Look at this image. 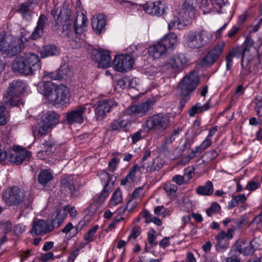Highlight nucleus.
<instances>
[{"instance_id":"obj_61","label":"nucleus","mask_w":262,"mask_h":262,"mask_svg":"<svg viewBox=\"0 0 262 262\" xmlns=\"http://www.w3.org/2000/svg\"><path fill=\"white\" fill-rule=\"evenodd\" d=\"M139 168L137 165H134L129 172L128 173L126 177L127 179L129 180V183H130L133 182L135 179V174L137 170V169Z\"/></svg>"},{"instance_id":"obj_16","label":"nucleus","mask_w":262,"mask_h":262,"mask_svg":"<svg viewBox=\"0 0 262 262\" xmlns=\"http://www.w3.org/2000/svg\"><path fill=\"white\" fill-rule=\"evenodd\" d=\"M117 105V103L113 99H103L99 101L95 109L97 119L102 120L103 116Z\"/></svg>"},{"instance_id":"obj_25","label":"nucleus","mask_w":262,"mask_h":262,"mask_svg":"<svg viewBox=\"0 0 262 262\" xmlns=\"http://www.w3.org/2000/svg\"><path fill=\"white\" fill-rule=\"evenodd\" d=\"M59 116L55 112H48L44 114L41 121L49 128L54 127L59 122Z\"/></svg>"},{"instance_id":"obj_47","label":"nucleus","mask_w":262,"mask_h":262,"mask_svg":"<svg viewBox=\"0 0 262 262\" xmlns=\"http://www.w3.org/2000/svg\"><path fill=\"white\" fill-rule=\"evenodd\" d=\"M111 187L108 188L107 186H104L103 190L102 191L100 195L96 199V201L98 204L102 203L106 198L108 196L110 191Z\"/></svg>"},{"instance_id":"obj_15","label":"nucleus","mask_w":262,"mask_h":262,"mask_svg":"<svg viewBox=\"0 0 262 262\" xmlns=\"http://www.w3.org/2000/svg\"><path fill=\"white\" fill-rule=\"evenodd\" d=\"M92 59L98 63V66L99 68H107L111 66L110 53L106 50H93Z\"/></svg>"},{"instance_id":"obj_13","label":"nucleus","mask_w":262,"mask_h":262,"mask_svg":"<svg viewBox=\"0 0 262 262\" xmlns=\"http://www.w3.org/2000/svg\"><path fill=\"white\" fill-rule=\"evenodd\" d=\"M225 44L221 42L215 45L200 61L201 67L210 66L219 59L223 52Z\"/></svg>"},{"instance_id":"obj_27","label":"nucleus","mask_w":262,"mask_h":262,"mask_svg":"<svg viewBox=\"0 0 262 262\" xmlns=\"http://www.w3.org/2000/svg\"><path fill=\"white\" fill-rule=\"evenodd\" d=\"M215 239L217 241L216 244V249L218 251L223 252L229 246L228 240L226 232L224 231L220 232L215 236Z\"/></svg>"},{"instance_id":"obj_6","label":"nucleus","mask_w":262,"mask_h":262,"mask_svg":"<svg viewBox=\"0 0 262 262\" xmlns=\"http://www.w3.org/2000/svg\"><path fill=\"white\" fill-rule=\"evenodd\" d=\"M26 88V84L23 80H13L4 94L3 100L5 103L10 107L18 106L20 95L24 92Z\"/></svg>"},{"instance_id":"obj_18","label":"nucleus","mask_w":262,"mask_h":262,"mask_svg":"<svg viewBox=\"0 0 262 262\" xmlns=\"http://www.w3.org/2000/svg\"><path fill=\"white\" fill-rule=\"evenodd\" d=\"M155 103V101L148 99L146 101L132 106L127 108L128 113L135 114L139 116L145 115L151 108Z\"/></svg>"},{"instance_id":"obj_23","label":"nucleus","mask_w":262,"mask_h":262,"mask_svg":"<svg viewBox=\"0 0 262 262\" xmlns=\"http://www.w3.org/2000/svg\"><path fill=\"white\" fill-rule=\"evenodd\" d=\"M57 86L51 81H43L38 83V90L50 101V96L53 95L55 89H56Z\"/></svg>"},{"instance_id":"obj_29","label":"nucleus","mask_w":262,"mask_h":262,"mask_svg":"<svg viewBox=\"0 0 262 262\" xmlns=\"http://www.w3.org/2000/svg\"><path fill=\"white\" fill-rule=\"evenodd\" d=\"M61 188L62 190L68 189L69 193L72 197H76L79 195V193L78 191V187H77L74 182L67 178L63 179L61 181Z\"/></svg>"},{"instance_id":"obj_48","label":"nucleus","mask_w":262,"mask_h":262,"mask_svg":"<svg viewBox=\"0 0 262 262\" xmlns=\"http://www.w3.org/2000/svg\"><path fill=\"white\" fill-rule=\"evenodd\" d=\"M164 189L168 195H174L178 188L177 185L168 182L164 185Z\"/></svg>"},{"instance_id":"obj_5","label":"nucleus","mask_w":262,"mask_h":262,"mask_svg":"<svg viewBox=\"0 0 262 262\" xmlns=\"http://www.w3.org/2000/svg\"><path fill=\"white\" fill-rule=\"evenodd\" d=\"M196 6L197 0H185L182 9L178 13V17L169 23L168 29H172L176 24L179 29L190 24L194 16Z\"/></svg>"},{"instance_id":"obj_37","label":"nucleus","mask_w":262,"mask_h":262,"mask_svg":"<svg viewBox=\"0 0 262 262\" xmlns=\"http://www.w3.org/2000/svg\"><path fill=\"white\" fill-rule=\"evenodd\" d=\"M247 200L245 194L233 195L231 200L229 202L228 208L231 209L237 206L238 204L244 203Z\"/></svg>"},{"instance_id":"obj_51","label":"nucleus","mask_w":262,"mask_h":262,"mask_svg":"<svg viewBox=\"0 0 262 262\" xmlns=\"http://www.w3.org/2000/svg\"><path fill=\"white\" fill-rule=\"evenodd\" d=\"M154 213L156 215L161 216L163 217L169 215V211L165 209L163 206L156 207L154 209Z\"/></svg>"},{"instance_id":"obj_50","label":"nucleus","mask_w":262,"mask_h":262,"mask_svg":"<svg viewBox=\"0 0 262 262\" xmlns=\"http://www.w3.org/2000/svg\"><path fill=\"white\" fill-rule=\"evenodd\" d=\"M98 228V225L92 227L84 235V239L88 242H91L94 240L93 237Z\"/></svg>"},{"instance_id":"obj_57","label":"nucleus","mask_w":262,"mask_h":262,"mask_svg":"<svg viewBox=\"0 0 262 262\" xmlns=\"http://www.w3.org/2000/svg\"><path fill=\"white\" fill-rule=\"evenodd\" d=\"M190 93H184L183 92H181V99L180 100V106L181 108H183L185 105V104L189 100L190 97Z\"/></svg>"},{"instance_id":"obj_3","label":"nucleus","mask_w":262,"mask_h":262,"mask_svg":"<svg viewBox=\"0 0 262 262\" xmlns=\"http://www.w3.org/2000/svg\"><path fill=\"white\" fill-rule=\"evenodd\" d=\"M24 48L22 37L0 33V52L3 54L12 57L21 52Z\"/></svg>"},{"instance_id":"obj_40","label":"nucleus","mask_w":262,"mask_h":262,"mask_svg":"<svg viewBox=\"0 0 262 262\" xmlns=\"http://www.w3.org/2000/svg\"><path fill=\"white\" fill-rule=\"evenodd\" d=\"M122 192L120 188H117L113 194L110 200V205L115 206L122 201Z\"/></svg>"},{"instance_id":"obj_53","label":"nucleus","mask_w":262,"mask_h":262,"mask_svg":"<svg viewBox=\"0 0 262 262\" xmlns=\"http://www.w3.org/2000/svg\"><path fill=\"white\" fill-rule=\"evenodd\" d=\"M221 209L220 206L216 202L213 203L210 208L206 210V213L209 216H211L216 212Z\"/></svg>"},{"instance_id":"obj_10","label":"nucleus","mask_w":262,"mask_h":262,"mask_svg":"<svg viewBox=\"0 0 262 262\" xmlns=\"http://www.w3.org/2000/svg\"><path fill=\"white\" fill-rule=\"evenodd\" d=\"M199 83V79L195 72L186 75L180 82L178 87L180 92L191 93Z\"/></svg>"},{"instance_id":"obj_11","label":"nucleus","mask_w":262,"mask_h":262,"mask_svg":"<svg viewBox=\"0 0 262 262\" xmlns=\"http://www.w3.org/2000/svg\"><path fill=\"white\" fill-rule=\"evenodd\" d=\"M70 100V92L67 87L63 85H58L55 89L53 95L50 97V101L53 104L63 105Z\"/></svg>"},{"instance_id":"obj_34","label":"nucleus","mask_w":262,"mask_h":262,"mask_svg":"<svg viewBox=\"0 0 262 262\" xmlns=\"http://www.w3.org/2000/svg\"><path fill=\"white\" fill-rule=\"evenodd\" d=\"M51 128L40 120L36 126L32 127V132L35 137L38 135L43 136L47 134Z\"/></svg>"},{"instance_id":"obj_20","label":"nucleus","mask_w":262,"mask_h":262,"mask_svg":"<svg viewBox=\"0 0 262 262\" xmlns=\"http://www.w3.org/2000/svg\"><path fill=\"white\" fill-rule=\"evenodd\" d=\"M106 25V17L102 13H99L92 19V26L96 33L103 32L105 30Z\"/></svg>"},{"instance_id":"obj_54","label":"nucleus","mask_w":262,"mask_h":262,"mask_svg":"<svg viewBox=\"0 0 262 262\" xmlns=\"http://www.w3.org/2000/svg\"><path fill=\"white\" fill-rule=\"evenodd\" d=\"M156 231L154 229H150L148 233V242L151 247L156 246L157 242L156 241Z\"/></svg>"},{"instance_id":"obj_7","label":"nucleus","mask_w":262,"mask_h":262,"mask_svg":"<svg viewBox=\"0 0 262 262\" xmlns=\"http://www.w3.org/2000/svg\"><path fill=\"white\" fill-rule=\"evenodd\" d=\"M189 61V59L184 54H178L165 60L161 66V70L164 72L178 74L182 72Z\"/></svg>"},{"instance_id":"obj_4","label":"nucleus","mask_w":262,"mask_h":262,"mask_svg":"<svg viewBox=\"0 0 262 262\" xmlns=\"http://www.w3.org/2000/svg\"><path fill=\"white\" fill-rule=\"evenodd\" d=\"M51 15L55 19V23L53 26V30L57 31L59 26H62L61 35L68 36L71 32L72 26L71 10L70 5L64 3L60 8L59 10H52Z\"/></svg>"},{"instance_id":"obj_19","label":"nucleus","mask_w":262,"mask_h":262,"mask_svg":"<svg viewBox=\"0 0 262 262\" xmlns=\"http://www.w3.org/2000/svg\"><path fill=\"white\" fill-rule=\"evenodd\" d=\"M30 153L25 149H20L19 150H14L8 155V159L11 163H13L16 165H19L23 161H28L30 158Z\"/></svg>"},{"instance_id":"obj_62","label":"nucleus","mask_w":262,"mask_h":262,"mask_svg":"<svg viewBox=\"0 0 262 262\" xmlns=\"http://www.w3.org/2000/svg\"><path fill=\"white\" fill-rule=\"evenodd\" d=\"M227 0H212L213 5L215 11H219L223 6H225Z\"/></svg>"},{"instance_id":"obj_39","label":"nucleus","mask_w":262,"mask_h":262,"mask_svg":"<svg viewBox=\"0 0 262 262\" xmlns=\"http://www.w3.org/2000/svg\"><path fill=\"white\" fill-rule=\"evenodd\" d=\"M100 178L101 180L104 179L106 180V183L105 186H107V187H111V189L113 186L116 180V177L114 175H110L108 172L103 171L100 174Z\"/></svg>"},{"instance_id":"obj_36","label":"nucleus","mask_w":262,"mask_h":262,"mask_svg":"<svg viewBox=\"0 0 262 262\" xmlns=\"http://www.w3.org/2000/svg\"><path fill=\"white\" fill-rule=\"evenodd\" d=\"M34 3V0L28 1L26 3L20 4L16 11L21 14L23 17H26L28 14H30L33 9L32 5Z\"/></svg>"},{"instance_id":"obj_28","label":"nucleus","mask_w":262,"mask_h":262,"mask_svg":"<svg viewBox=\"0 0 262 262\" xmlns=\"http://www.w3.org/2000/svg\"><path fill=\"white\" fill-rule=\"evenodd\" d=\"M159 41L167 49H173L177 45L178 38L177 35L174 33H170L165 35Z\"/></svg>"},{"instance_id":"obj_59","label":"nucleus","mask_w":262,"mask_h":262,"mask_svg":"<svg viewBox=\"0 0 262 262\" xmlns=\"http://www.w3.org/2000/svg\"><path fill=\"white\" fill-rule=\"evenodd\" d=\"M62 208L64 209L66 212H67L66 211L69 212L70 217L74 218L77 216V211L76 210L74 206L67 205L64 207H62Z\"/></svg>"},{"instance_id":"obj_46","label":"nucleus","mask_w":262,"mask_h":262,"mask_svg":"<svg viewBox=\"0 0 262 262\" xmlns=\"http://www.w3.org/2000/svg\"><path fill=\"white\" fill-rule=\"evenodd\" d=\"M255 110L260 121L262 122V98L256 97L255 99Z\"/></svg>"},{"instance_id":"obj_63","label":"nucleus","mask_w":262,"mask_h":262,"mask_svg":"<svg viewBox=\"0 0 262 262\" xmlns=\"http://www.w3.org/2000/svg\"><path fill=\"white\" fill-rule=\"evenodd\" d=\"M184 177H184L183 176L176 174L172 177V180L173 182H175L177 185H181L182 184L187 183L186 180H185Z\"/></svg>"},{"instance_id":"obj_31","label":"nucleus","mask_w":262,"mask_h":262,"mask_svg":"<svg viewBox=\"0 0 262 262\" xmlns=\"http://www.w3.org/2000/svg\"><path fill=\"white\" fill-rule=\"evenodd\" d=\"M213 192V185L210 181H207L204 185L198 186L196 189V193L200 195H211Z\"/></svg>"},{"instance_id":"obj_45","label":"nucleus","mask_w":262,"mask_h":262,"mask_svg":"<svg viewBox=\"0 0 262 262\" xmlns=\"http://www.w3.org/2000/svg\"><path fill=\"white\" fill-rule=\"evenodd\" d=\"M167 7L163 2H155L154 15L160 16L164 14Z\"/></svg>"},{"instance_id":"obj_26","label":"nucleus","mask_w":262,"mask_h":262,"mask_svg":"<svg viewBox=\"0 0 262 262\" xmlns=\"http://www.w3.org/2000/svg\"><path fill=\"white\" fill-rule=\"evenodd\" d=\"M87 17L83 13H78L74 20V29L76 34H81L84 31Z\"/></svg>"},{"instance_id":"obj_33","label":"nucleus","mask_w":262,"mask_h":262,"mask_svg":"<svg viewBox=\"0 0 262 262\" xmlns=\"http://www.w3.org/2000/svg\"><path fill=\"white\" fill-rule=\"evenodd\" d=\"M54 144L53 142L46 141L41 144V148L42 150L39 151L37 153V157L42 159H45V156L50 154L52 152V149Z\"/></svg>"},{"instance_id":"obj_30","label":"nucleus","mask_w":262,"mask_h":262,"mask_svg":"<svg viewBox=\"0 0 262 262\" xmlns=\"http://www.w3.org/2000/svg\"><path fill=\"white\" fill-rule=\"evenodd\" d=\"M258 248V244L256 238L251 241L249 245L243 247L241 245L237 246L236 250L244 255H248L253 254L256 249Z\"/></svg>"},{"instance_id":"obj_24","label":"nucleus","mask_w":262,"mask_h":262,"mask_svg":"<svg viewBox=\"0 0 262 262\" xmlns=\"http://www.w3.org/2000/svg\"><path fill=\"white\" fill-rule=\"evenodd\" d=\"M47 18L44 14H41L38 18L37 26L31 35L32 40H36L40 37L43 33L45 22Z\"/></svg>"},{"instance_id":"obj_9","label":"nucleus","mask_w":262,"mask_h":262,"mask_svg":"<svg viewBox=\"0 0 262 262\" xmlns=\"http://www.w3.org/2000/svg\"><path fill=\"white\" fill-rule=\"evenodd\" d=\"M146 123L148 129L162 132L170 126V117L166 114H154L148 118Z\"/></svg>"},{"instance_id":"obj_42","label":"nucleus","mask_w":262,"mask_h":262,"mask_svg":"<svg viewBox=\"0 0 262 262\" xmlns=\"http://www.w3.org/2000/svg\"><path fill=\"white\" fill-rule=\"evenodd\" d=\"M59 80L66 79L71 77L72 72L71 70L68 66H62L57 70Z\"/></svg>"},{"instance_id":"obj_64","label":"nucleus","mask_w":262,"mask_h":262,"mask_svg":"<svg viewBox=\"0 0 262 262\" xmlns=\"http://www.w3.org/2000/svg\"><path fill=\"white\" fill-rule=\"evenodd\" d=\"M155 3H149L144 6V11L149 14L154 15Z\"/></svg>"},{"instance_id":"obj_41","label":"nucleus","mask_w":262,"mask_h":262,"mask_svg":"<svg viewBox=\"0 0 262 262\" xmlns=\"http://www.w3.org/2000/svg\"><path fill=\"white\" fill-rule=\"evenodd\" d=\"M200 7L204 13L215 10L213 5L212 0H202Z\"/></svg>"},{"instance_id":"obj_56","label":"nucleus","mask_w":262,"mask_h":262,"mask_svg":"<svg viewBox=\"0 0 262 262\" xmlns=\"http://www.w3.org/2000/svg\"><path fill=\"white\" fill-rule=\"evenodd\" d=\"M151 155V152L150 151L148 150H146L144 152V155L142 159V161L140 164V166L138 167L139 169L141 168H144L145 166L147 164V162H146L150 158Z\"/></svg>"},{"instance_id":"obj_55","label":"nucleus","mask_w":262,"mask_h":262,"mask_svg":"<svg viewBox=\"0 0 262 262\" xmlns=\"http://www.w3.org/2000/svg\"><path fill=\"white\" fill-rule=\"evenodd\" d=\"M5 110V106L0 103V125H4L7 122Z\"/></svg>"},{"instance_id":"obj_35","label":"nucleus","mask_w":262,"mask_h":262,"mask_svg":"<svg viewBox=\"0 0 262 262\" xmlns=\"http://www.w3.org/2000/svg\"><path fill=\"white\" fill-rule=\"evenodd\" d=\"M59 53L56 47L53 45L43 46L40 52L41 58H46L50 56L56 55Z\"/></svg>"},{"instance_id":"obj_17","label":"nucleus","mask_w":262,"mask_h":262,"mask_svg":"<svg viewBox=\"0 0 262 262\" xmlns=\"http://www.w3.org/2000/svg\"><path fill=\"white\" fill-rule=\"evenodd\" d=\"M52 231L49 222L36 219L33 222L31 233L35 235H45Z\"/></svg>"},{"instance_id":"obj_2","label":"nucleus","mask_w":262,"mask_h":262,"mask_svg":"<svg viewBox=\"0 0 262 262\" xmlns=\"http://www.w3.org/2000/svg\"><path fill=\"white\" fill-rule=\"evenodd\" d=\"M41 63L39 56L33 53H28L15 59L12 69L13 71L29 75L40 69Z\"/></svg>"},{"instance_id":"obj_43","label":"nucleus","mask_w":262,"mask_h":262,"mask_svg":"<svg viewBox=\"0 0 262 262\" xmlns=\"http://www.w3.org/2000/svg\"><path fill=\"white\" fill-rule=\"evenodd\" d=\"M247 50L248 49L247 48H232L230 52L231 53L234 57L237 58H242V62H243V58L247 52Z\"/></svg>"},{"instance_id":"obj_8","label":"nucleus","mask_w":262,"mask_h":262,"mask_svg":"<svg viewBox=\"0 0 262 262\" xmlns=\"http://www.w3.org/2000/svg\"><path fill=\"white\" fill-rule=\"evenodd\" d=\"M185 38L188 47L191 49H199L210 42L211 35L204 30L190 31L185 35Z\"/></svg>"},{"instance_id":"obj_14","label":"nucleus","mask_w":262,"mask_h":262,"mask_svg":"<svg viewBox=\"0 0 262 262\" xmlns=\"http://www.w3.org/2000/svg\"><path fill=\"white\" fill-rule=\"evenodd\" d=\"M134 59L129 55H120L116 56L113 61L115 69L120 72H127L133 67Z\"/></svg>"},{"instance_id":"obj_1","label":"nucleus","mask_w":262,"mask_h":262,"mask_svg":"<svg viewBox=\"0 0 262 262\" xmlns=\"http://www.w3.org/2000/svg\"><path fill=\"white\" fill-rule=\"evenodd\" d=\"M3 200L8 206H17L23 202L22 207L31 208L33 197L31 193L26 194V191L17 186L8 188L3 192Z\"/></svg>"},{"instance_id":"obj_44","label":"nucleus","mask_w":262,"mask_h":262,"mask_svg":"<svg viewBox=\"0 0 262 262\" xmlns=\"http://www.w3.org/2000/svg\"><path fill=\"white\" fill-rule=\"evenodd\" d=\"M128 121L127 120L119 118L112 123L111 127L113 130H119L120 129L126 127Z\"/></svg>"},{"instance_id":"obj_12","label":"nucleus","mask_w":262,"mask_h":262,"mask_svg":"<svg viewBox=\"0 0 262 262\" xmlns=\"http://www.w3.org/2000/svg\"><path fill=\"white\" fill-rule=\"evenodd\" d=\"M88 105L78 106L75 109L67 113L66 120L68 124L74 123H82L83 121L84 115L86 112L90 113L91 108Z\"/></svg>"},{"instance_id":"obj_52","label":"nucleus","mask_w":262,"mask_h":262,"mask_svg":"<svg viewBox=\"0 0 262 262\" xmlns=\"http://www.w3.org/2000/svg\"><path fill=\"white\" fill-rule=\"evenodd\" d=\"M43 79H50L53 80H59V77L58 74L57 70L55 72H48L44 71Z\"/></svg>"},{"instance_id":"obj_58","label":"nucleus","mask_w":262,"mask_h":262,"mask_svg":"<svg viewBox=\"0 0 262 262\" xmlns=\"http://www.w3.org/2000/svg\"><path fill=\"white\" fill-rule=\"evenodd\" d=\"M140 228L139 226H135L133 228L130 234L128 237V239L129 240L131 239H135L140 235Z\"/></svg>"},{"instance_id":"obj_22","label":"nucleus","mask_w":262,"mask_h":262,"mask_svg":"<svg viewBox=\"0 0 262 262\" xmlns=\"http://www.w3.org/2000/svg\"><path fill=\"white\" fill-rule=\"evenodd\" d=\"M54 215L55 217L51 221L50 223L52 230L54 228H58L63 223L67 216V213L64 211L62 206H59L56 208Z\"/></svg>"},{"instance_id":"obj_49","label":"nucleus","mask_w":262,"mask_h":262,"mask_svg":"<svg viewBox=\"0 0 262 262\" xmlns=\"http://www.w3.org/2000/svg\"><path fill=\"white\" fill-rule=\"evenodd\" d=\"M158 162L159 159L158 158L152 160L150 164L146 166H145L144 169H145L147 172L158 170L160 168V166L158 164Z\"/></svg>"},{"instance_id":"obj_38","label":"nucleus","mask_w":262,"mask_h":262,"mask_svg":"<svg viewBox=\"0 0 262 262\" xmlns=\"http://www.w3.org/2000/svg\"><path fill=\"white\" fill-rule=\"evenodd\" d=\"M53 179L51 173L47 170L40 171L38 177V180L40 184L45 185Z\"/></svg>"},{"instance_id":"obj_32","label":"nucleus","mask_w":262,"mask_h":262,"mask_svg":"<svg viewBox=\"0 0 262 262\" xmlns=\"http://www.w3.org/2000/svg\"><path fill=\"white\" fill-rule=\"evenodd\" d=\"M209 108L210 104L209 101H207L206 103L203 105H202L200 102H197L189 110L188 114L190 117H193L196 114L203 113L208 110Z\"/></svg>"},{"instance_id":"obj_60","label":"nucleus","mask_w":262,"mask_h":262,"mask_svg":"<svg viewBox=\"0 0 262 262\" xmlns=\"http://www.w3.org/2000/svg\"><path fill=\"white\" fill-rule=\"evenodd\" d=\"M211 139L206 137L201 145L196 146V149L197 150L200 149L203 151L206 149L207 148H208V147H209L211 145Z\"/></svg>"},{"instance_id":"obj_21","label":"nucleus","mask_w":262,"mask_h":262,"mask_svg":"<svg viewBox=\"0 0 262 262\" xmlns=\"http://www.w3.org/2000/svg\"><path fill=\"white\" fill-rule=\"evenodd\" d=\"M167 50L159 40L155 42L148 49V53L154 58H160L166 56Z\"/></svg>"}]
</instances>
